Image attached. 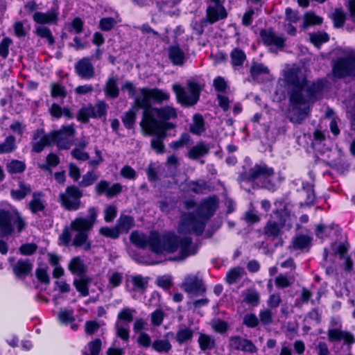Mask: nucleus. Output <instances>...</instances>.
Here are the masks:
<instances>
[{
    "label": "nucleus",
    "instance_id": "f257e3e1",
    "mask_svg": "<svg viewBox=\"0 0 355 355\" xmlns=\"http://www.w3.org/2000/svg\"><path fill=\"white\" fill-rule=\"evenodd\" d=\"M168 98V96L161 90H141V96L136 98V108H143L144 114L141 122L142 129L146 133H159L172 128V124L165 121L176 116L173 108L152 109L149 107L151 102L159 103Z\"/></svg>",
    "mask_w": 355,
    "mask_h": 355
},
{
    "label": "nucleus",
    "instance_id": "f03ea898",
    "mask_svg": "<svg viewBox=\"0 0 355 355\" xmlns=\"http://www.w3.org/2000/svg\"><path fill=\"white\" fill-rule=\"evenodd\" d=\"M151 250L156 253H173L180 250V259L189 256L191 253L189 238H180L174 232H168L159 234L156 232H151Z\"/></svg>",
    "mask_w": 355,
    "mask_h": 355
},
{
    "label": "nucleus",
    "instance_id": "7ed1b4c3",
    "mask_svg": "<svg viewBox=\"0 0 355 355\" xmlns=\"http://www.w3.org/2000/svg\"><path fill=\"white\" fill-rule=\"evenodd\" d=\"M96 214L94 209H89V217L88 218H77L71 223L70 227H66L60 236L62 243L67 245L69 243L71 234L70 230L76 232L74 236L73 245L76 247L83 246L84 250L90 249V243L87 242L88 232L92 229L96 220Z\"/></svg>",
    "mask_w": 355,
    "mask_h": 355
},
{
    "label": "nucleus",
    "instance_id": "20e7f679",
    "mask_svg": "<svg viewBox=\"0 0 355 355\" xmlns=\"http://www.w3.org/2000/svg\"><path fill=\"white\" fill-rule=\"evenodd\" d=\"M286 90H275V96L280 94L277 98L281 102L286 97ZM289 95V121L295 124H301L310 114L312 107L306 98L304 90H286Z\"/></svg>",
    "mask_w": 355,
    "mask_h": 355
},
{
    "label": "nucleus",
    "instance_id": "39448f33",
    "mask_svg": "<svg viewBox=\"0 0 355 355\" xmlns=\"http://www.w3.org/2000/svg\"><path fill=\"white\" fill-rule=\"evenodd\" d=\"M73 134L74 129L71 125L63 127L49 135H44L43 130H37L33 137V150L40 153L51 143L56 144L59 148L68 149L71 146V137Z\"/></svg>",
    "mask_w": 355,
    "mask_h": 355
},
{
    "label": "nucleus",
    "instance_id": "423d86ee",
    "mask_svg": "<svg viewBox=\"0 0 355 355\" xmlns=\"http://www.w3.org/2000/svg\"><path fill=\"white\" fill-rule=\"evenodd\" d=\"M283 78L279 79L281 87H293L294 89H311L304 76L302 71L297 66L286 69L282 73Z\"/></svg>",
    "mask_w": 355,
    "mask_h": 355
},
{
    "label": "nucleus",
    "instance_id": "0eeeda50",
    "mask_svg": "<svg viewBox=\"0 0 355 355\" xmlns=\"http://www.w3.org/2000/svg\"><path fill=\"white\" fill-rule=\"evenodd\" d=\"M188 209L196 207L195 214L188 213L182 216L180 223L178 225V232L180 234L198 233L199 227V207L193 201L186 202Z\"/></svg>",
    "mask_w": 355,
    "mask_h": 355
},
{
    "label": "nucleus",
    "instance_id": "6e6552de",
    "mask_svg": "<svg viewBox=\"0 0 355 355\" xmlns=\"http://www.w3.org/2000/svg\"><path fill=\"white\" fill-rule=\"evenodd\" d=\"M12 222L16 223L19 232L24 229L25 223L17 211H0V237L8 236L12 232Z\"/></svg>",
    "mask_w": 355,
    "mask_h": 355
},
{
    "label": "nucleus",
    "instance_id": "1a4fd4ad",
    "mask_svg": "<svg viewBox=\"0 0 355 355\" xmlns=\"http://www.w3.org/2000/svg\"><path fill=\"white\" fill-rule=\"evenodd\" d=\"M275 175V170L266 164H256L249 171H242L238 176L239 182H252L259 178L267 179Z\"/></svg>",
    "mask_w": 355,
    "mask_h": 355
},
{
    "label": "nucleus",
    "instance_id": "9d476101",
    "mask_svg": "<svg viewBox=\"0 0 355 355\" xmlns=\"http://www.w3.org/2000/svg\"><path fill=\"white\" fill-rule=\"evenodd\" d=\"M220 200L214 194L201 199V235L207 221L215 214L219 207Z\"/></svg>",
    "mask_w": 355,
    "mask_h": 355
},
{
    "label": "nucleus",
    "instance_id": "9b49d317",
    "mask_svg": "<svg viewBox=\"0 0 355 355\" xmlns=\"http://www.w3.org/2000/svg\"><path fill=\"white\" fill-rule=\"evenodd\" d=\"M82 192L76 187H68L65 193L60 195L61 204L67 210H76L80 205Z\"/></svg>",
    "mask_w": 355,
    "mask_h": 355
},
{
    "label": "nucleus",
    "instance_id": "f8f14e48",
    "mask_svg": "<svg viewBox=\"0 0 355 355\" xmlns=\"http://www.w3.org/2000/svg\"><path fill=\"white\" fill-rule=\"evenodd\" d=\"M106 114V105L103 102H99L96 105H88L83 107L78 115L77 119L83 123H87L89 117L101 118Z\"/></svg>",
    "mask_w": 355,
    "mask_h": 355
},
{
    "label": "nucleus",
    "instance_id": "ddd939ff",
    "mask_svg": "<svg viewBox=\"0 0 355 355\" xmlns=\"http://www.w3.org/2000/svg\"><path fill=\"white\" fill-rule=\"evenodd\" d=\"M333 72L336 77L355 76V58H343L338 59L334 64Z\"/></svg>",
    "mask_w": 355,
    "mask_h": 355
},
{
    "label": "nucleus",
    "instance_id": "4468645a",
    "mask_svg": "<svg viewBox=\"0 0 355 355\" xmlns=\"http://www.w3.org/2000/svg\"><path fill=\"white\" fill-rule=\"evenodd\" d=\"M250 76L257 83H266L273 79L272 75L267 66L263 63L253 62L250 68Z\"/></svg>",
    "mask_w": 355,
    "mask_h": 355
},
{
    "label": "nucleus",
    "instance_id": "2eb2a0df",
    "mask_svg": "<svg viewBox=\"0 0 355 355\" xmlns=\"http://www.w3.org/2000/svg\"><path fill=\"white\" fill-rule=\"evenodd\" d=\"M59 8L57 4H54L46 12H36L33 14V19L35 22L39 24H55L58 21Z\"/></svg>",
    "mask_w": 355,
    "mask_h": 355
},
{
    "label": "nucleus",
    "instance_id": "dca6fc26",
    "mask_svg": "<svg viewBox=\"0 0 355 355\" xmlns=\"http://www.w3.org/2000/svg\"><path fill=\"white\" fill-rule=\"evenodd\" d=\"M230 347L234 350L255 353L257 348L252 341L248 338H244L240 336H233L230 338Z\"/></svg>",
    "mask_w": 355,
    "mask_h": 355
},
{
    "label": "nucleus",
    "instance_id": "f3484780",
    "mask_svg": "<svg viewBox=\"0 0 355 355\" xmlns=\"http://www.w3.org/2000/svg\"><path fill=\"white\" fill-rule=\"evenodd\" d=\"M74 68L76 73L82 78L90 79L94 77L95 73L94 66L88 57L78 60Z\"/></svg>",
    "mask_w": 355,
    "mask_h": 355
},
{
    "label": "nucleus",
    "instance_id": "a211bd4d",
    "mask_svg": "<svg viewBox=\"0 0 355 355\" xmlns=\"http://www.w3.org/2000/svg\"><path fill=\"white\" fill-rule=\"evenodd\" d=\"M206 19L201 21L202 24H214L219 19H223L227 17V12L222 5L209 6L207 9Z\"/></svg>",
    "mask_w": 355,
    "mask_h": 355
},
{
    "label": "nucleus",
    "instance_id": "6ab92c4d",
    "mask_svg": "<svg viewBox=\"0 0 355 355\" xmlns=\"http://www.w3.org/2000/svg\"><path fill=\"white\" fill-rule=\"evenodd\" d=\"M173 44L168 49V56L173 65L182 66L186 60L184 51L180 47L178 40L173 41Z\"/></svg>",
    "mask_w": 355,
    "mask_h": 355
},
{
    "label": "nucleus",
    "instance_id": "aec40b11",
    "mask_svg": "<svg viewBox=\"0 0 355 355\" xmlns=\"http://www.w3.org/2000/svg\"><path fill=\"white\" fill-rule=\"evenodd\" d=\"M104 89H136L130 81L123 80V76L119 74H112L105 82Z\"/></svg>",
    "mask_w": 355,
    "mask_h": 355
},
{
    "label": "nucleus",
    "instance_id": "412c9836",
    "mask_svg": "<svg viewBox=\"0 0 355 355\" xmlns=\"http://www.w3.org/2000/svg\"><path fill=\"white\" fill-rule=\"evenodd\" d=\"M260 36L266 46H275L279 49L284 46L285 40L282 37L276 35L271 30H261Z\"/></svg>",
    "mask_w": 355,
    "mask_h": 355
},
{
    "label": "nucleus",
    "instance_id": "4be33fe9",
    "mask_svg": "<svg viewBox=\"0 0 355 355\" xmlns=\"http://www.w3.org/2000/svg\"><path fill=\"white\" fill-rule=\"evenodd\" d=\"M198 90H175L176 97L180 103L191 105L197 102Z\"/></svg>",
    "mask_w": 355,
    "mask_h": 355
},
{
    "label": "nucleus",
    "instance_id": "5701e85b",
    "mask_svg": "<svg viewBox=\"0 0 355 355\" xmlns=\"http://www.w3.org/2000/svg\"><path fill=\"white\" fill-rule=\"evenodd\" d=\"M284 228V227L277 224L276 222L269 220L263 227V234L267 238L282 239Z\"/></svg>",
    "mask_w": 355,
    "mask_h": 355
},
{
    "label": "nucleus",
    "instance_id": "b1692460",
    "mask_svg": "<svg viewBox=\"0 0 355 355\" xmlns=\"http://www.w3.org/2000/svg\"><path fill=\"white\" fill-rule=\"evenodd\" d=\"M291 216L290 211L286 206L283 208L275 209L270 214V220L276 222L277 224L285 227L287 220H289Z\"/></svg>",
    "mask_w": 355,
    "mask_h": 355
},
{
    "label": "nucleus",
    "instance_id": "393cba45",
    "mask_svg": "<svg viewBox=\"0 0 355 355\" xmlns=\"http://www.w3.org/2000/svg\"><path fill=\"white\" fill-rule=\"evenodd\" d=\"M211 150H214L213 153L214 155L218 157L219 159L223 157V150L218 141L214 139L208 143L201 141V157L207 155Z\"/></svg>",
    "mask_w": 355,
    "mask_h": 355
},
{
    "label": "nucleus",
    "instance_id": "a878e982",
    "mask_svg": "<svg viewBox=\"0 0 355 355\" xmlns=\"http://www.w3.org/2000/svg\"><path fill=\"white\" fill-rule=\"evenodd\" d=\"M184 290L191 295H197L199 288L200 281L197 275L189 276L182 285Z\"/></svg>",
    "mask_w": 355,
    "mask_h": 355
},
{
    "label": "nucleus",
    "instance_id": "bb28decb",
    "mask_svg": "<svg viewBox=\"0 0 355 355\" xmlns=\"http://www.w3.org/2000/svg\"><path fill=\"white\" fill-rule=\"evenodd\" d=\"M151 233L149 236H146L142 233L138 232H133L130 235L131 241L139 248H145L147 245L151 249Z\"/></svg>",
    "mask_w": 355,
    "mask_h": 355
},
{
    "label": "nucleus",
    "instance_id": "cd10ccee",
    "mask_svg": "<svg viewBox=\"0 0 355 355\" xmlns=\"http://www.w3.org/2000/svg\"><path fill=\"white\" fill-rule=\"evenodd\" d=\"M69 269L72 273L77 274L79 277L85 276L84 274L86 272V267L78 257H73L71 260Z\"/></svg>",
    "mask_w": 355,
    "mask_h": 355
},
{
    "label": "nucleus",
    "instance_id": "c85d7f7f",
    "mask_svg": "<svg viewBox=\"0 0 355 355\" xmlns=\"http://www.w3.org/2000/svg\"><path fill=\"white\" fill-rule=\"evenodd\" d=\"M231 63L234 68L243 66L245 60H246V55L245 53L238 48L232 50L230 53Z\"/></svg>",
    "mask_w": 355,
    "mask_h": 355
},
{
    "label": "nucleus",
    "instance_id": "c756f323",
    "mask_svg": "<svg viewBox=\"0 0 355 355\" xmlns=\"http://www.w3.org/2000/svg\"><path fill=\"white\" fill-rule=\"evenodd\" d=\"M311 238L305 234H300L294 238L293 246L297 250H304L311 245Z\"/></svg>",
    "mask_w": 355,
    "mask_h": 355
},
{
    "label": "nucleus",
    "instance_id": "7c9ffc66",
    "mask_svg": "<svg viewBox=\"0 0 355 355\" xmlns=\"http://www.w3.org/2000/svg\"><path fill=\"white\" fill-rule=\"evenodd\" d=\"M35 34L41 38L47 40L49 46H52L55 43L54 37L49 28L44 26H40L36 28Z\"/></svg>",
    "mask_w": 355,
    "mask_h": 355
},
{
    "label": "nucleus",
    "instance_id": "2f4dec72",
    "mask_svg": "<svg viewBox=\"0 0 355 355\" xmlns=\"http://www.w3.org/2000/svg\"><path fill=\"white\" fill-rule=\"evenodd\" d=\"M85 21L80 17H75L72 21L68 24L67 30L69 33L80 34L83 31Z\"/></svg>",
    "mask_w": 355,
    "mask_h": 355
},
{
    "label": "nucleus",
    "instance_id": "473e14b6",
    "mask_svg": "<svg viewBox=\"0 0 355 355\" xmlns=\"http://www.w3.org/2000/svg\"><path fill=\"white\" fill-rule=\"evenodd\" d=\"M242 268L234 267L228 270L225 276V281L228 284L236 283L242 277Z\"/></svg>",
    "mask_w": 355,
    "mask_h": 355
},
{
    "label": "nucleus",
    "instance_id": "72a5a7b5",
    "mask_svg": "<svg viewBox=\"0 0 355 355\" xmlns=\"http://www.w3.org/2000/svg\"><path fill=\"white\" fill-rule=\"evenodd\" d=\"M218 92L216 94V99L218 101V105L220 107L223 112H227L230 108V103L232 100H230L229 97L223 94L226 90H216Z\"/></svg>",
    "mask_w": 355,
    "mask_h": 355
},
{
    "label": "nucleus",
    "instance_id": "f704fd0d",
    "mask_svg": "<svg viewBox=\"0 0 355 355\" xmlns=\"http://www.w3.org/2000/svg\"><path fill=\"white\" fill-rule=\"evenodd\" d=\"M90 282V279L85 276L80 277L78 279L74 280V286L77 291L80 292L83 296H87L89 294L87 284Z\"/></svg>",
    "mask_w": 355,
    "mask_h": 355
},
{
    "label": "nucleus",
    "instance_id": "c9c22d12",
    "mask_svg": "<svg viewBox=\"0 0 355 355\" xmlns=\"http://www.w3.org/2000/svg\"><path fill=\"white\" fill-rule=\"evenodd\" d=\"M31 270V265L28 261H19L14 268L16 275L21 276L27 275Z\"/></svg>",
    "mask_w": 355,
    "mask_h": 355
},
{
    "label": "nucleus",
    "instance_id": "e433bc0d",
    "mask_svg": "<svg viewBox=\"0 0 355 355\" xmlns=\"http://www.w3.org/2000/svg\"><path fill=\"white\" fill-rule=\"evenodd\" d=\"M132 226V218L127 216H121L118 220L116 225L119 232H127L130 228Z\"/></svg>",
    "mask_w": 355,
    "mask_h": 355
},
{
    "label": "nucleus",
    "instance_id": "4c0bfd02",
    "mask_svg": "<svg viewBox=\"0 0 355 355\" xmlns=\"http://www.w3.org/2000/svg\"><path fill=\"white\" fill-rule=\"evenodd\" d=\"M116 24V21L113 17H103L99 21L98 28L102 31H110L114 28Z\"/></svg>",
    "mask_w": 355,
    "mask_h": 355
},
{
    "label": "nucleus",
    "instance_id": "58836bf2",
    "mask_svg": "<svg viewBox=\"0 0 355 355\" xmlns=\"http://www.w3.org/2000/svg\"><path fill=\"white\" fill-rule=\"evenodd\" d=\"M165 131L166 130H162L159 133H154L155 135H157L158 137L152 140L151 146L157 153H160L164 150V146L162 142V139L165 137ZM150 134L153 135V133Z\"/></svg>",
    "mask_w": 355,
    "mask_h": 355
},
{
    "label": "nucleus",
    "instance_id": "ea45409f",
    "mask_svg": "<svg viewBox=\"0 0 355 355\" xmlns=\"http://www.w3.org/2000/svg\"><path fill=\"white\" fill-rule=\"evenodd\" d=\"M134 285V290L143 292L148 285V279L141 276H134L132 279Z\"/></svg>",
    "mask_w": 355,
    "mask_h": 355
},
{
    "label": "nucleus",
    "instance_id": "a19ab883",
    "mask_svg": "<svg viewBox=\"0 0 355 355\" xmlns=\"http://www.w3.org/2000/svg\"><path fill=\"white\" fill-rule=\"evenodd\" d=\"M216 347L214 339L205 334L201 333V351L213 349Z\"/></svg>",
    "mask_w": 355,
    "mask_h": 355
},
{
    "label": "nucleus",
    "instance_id": "79ce46f5",
    "mask_svg": "<svg viewBox=\"0 0 355 355\" xmlns=\"http://www.w3.org/2000/svg\"><path fill=\"white\" fill-rule=\"evenodd\" d=\"M322 23V19L313 12H307L304 17V26L319 25Z\"/></svg>",
    "mask_w": 355,
    "mask_h": 355
},
{
    "label": "nucleus",
    "instance_id": "37998d69",
    "mask_svg": "<svg viewBox=\"0 0 355 355\" xmlns=\"http://www.w3.org/2000/svg\"><path fill=\"white\" fill-rule=\"evenodd\" d=\"M329 37L326 33H317L310 35L311 42L316 46H319L321 44L327 42Z\"/></svg>",
    "mask_w": 355,
    "mask_h": 355
},
{
    "label": "nucleus",
    "instance_id": "c03bdc74",
    "mask_svg": "<svg viewBox=\"0 0 355 355\" xmlns=\"http://www.w3.org/2000/svg\"><path fill=\"white\" fill-rule=\"evenodd\" d=\"M7 169L10 173H21L25 169V164L22 162L12 160L7 164Z\"/></svg>",
    "mask_w": 355,
    "mask_h": 355
},
{
    "label": "nucleus",
    "instance_id": "a18cd8bd",
    "mask_svg": "<svg viewBox=\"0 0 355 355\" xmlns=\"http://www.w3.org/2000/svg\"><path fill=\"white\" fill-rule=\"evenodd\" d=\"M244 302L250 306H257L260 302V295L255 291L250 292L245 295Z\"/></svg>",
    "mask_w": 355,
    "mask_h": 355
},
{
    "label": "nucleus",
    "instance_id": "49530a36",
    "mask_svg": "<svg viewBox=\"0 0 355 355\" xmlns=\"http://www.w3.org/2000/svg\"><path fill=\"white\" fill-rule=\"evenodd\" d=\"M39 194L33 193V200L29 203V207L33 213H36L44 209V206L39 198Z\"/></svg>",
    "mask_w": 355,
    "mask_h": 355
},
{
    "label": "nucleus",
    "instance_id": "de8ad7c7",
    "mask_svg": "<svg viewBox=\"0 0 355 355\" xmlns=\"http://www.w3.org/2000/svg\"><path fill=\"white\" fill-rule=\"evenodd\" d=\"M12 43L10 37H4L0 42V56L6 59L9 54V46Z\"/></svg>",
    "mask_w": 355,
    "mask_h": 355
},
{
    "label": "nucleus",
    "instance_id": "09e8293b",
    "mask_svg": "<svg viewBox=\"0 0 355 355\" xmlns=\"http://www.w3.org/2000/svg\"><path fill=\"white\" fill-rule=\"evenodd\" d=\"M31 193V188L24 184L20 183L19 189L17 191H12V196L16 199L20 200L24 198L26 195Z\"/></svg>",
    "mask_w": 355,
    "mask_h": 355
},
{
    "label": "nucleus",
    "instance_id": "8fccbe9b",
    "mask_svg": "<svg viewBox=\"0 0 355 355\" xmlns=\"http://www.w3.org/2000/svg\"><path fill=\"white\" fill-rule=\"evenodd\" d=\"M15 138L13 136H9L3 144H0V153H10L15 148Z\"/></svg>",
    "mask_w": 355,
    "mask_h": 355
},
{
    "label": "nucleus",
    "instance_id": "3c124183",
    "mask_svg": "<svg viewBox=\"0 0 355 355\" xmlns=\"http://www.w3.org/2000/svg\"><path fill=\"white\" fill-rule=\"evenodd\" d=\"M243 324L249 328H254L259 324V320L255 314L247 313L244 315Z\"/></svg>",
    "mask_w": 355,
    "mask_h": 355
},
{
    "label": "nucleus",
    "instance_id": "603ef678",
    "mask_svg": "<svg viewBox=\"0 0 355 355\" xmlns=\"http://www.w3.org/2000/svg\"><path fill=\"white\" fill-rule=\"evenodd\" d=\"M328 340L331 343L340 341L343 338V331L338 329H330L327 332Z\"/></svg>",
    "mask_w": 355,
    "mask_h": 355
},
{
    "label": "nucleus",
    "instance_id": "864d4df0",
    "mask_svg": "<svg viewBox=\"0 0 355 355\" xmlns=\"http://www.w3.org/2000/svg\"><path fill=\"white\" fill-rule=\"evenodd\" d=\"M334 26L341 28L343 26L345 21V15L340 10H336L333 17Z\"/></svg>",
    "mask_w": 355,
    "mask_h": 355
},
{
    "label": "nucleus",
    "instance_id": "5fc2aeb1",
    "mask_svg": "<svg viewBox=\"0 0 355 355\" xmlns=\"http://www.w3.org/2000/svg\"><path fill=\"white\" fill-rule=\"evenodd\" d=\"M153 347L157 352H168L171 349V345L167 340H157L153 344Z\"/></svg>",
    "mask_w": 355,
    "mask_h": 355
},
{
    "label": "nucleus",
    "instance_id": "6e6d98bb",
    "mask_svg": "<svg viewBox=\"0 0 355 355\" xmlns=\"http://www.w3.org/2000/svg\"><path fill=\"white\" fill-rule=\"evenodd\" d=\"M220 227V224L212 223L207 230L205 227L203 234L201 235V239L211 238Z\"/></svg>",
    "mask_w": 355,
    "mask_h": 355
},
{
    "label": "nucleus",
    "instance_id": "4d7b16f0",
    "mask_svg": "<svg viewBox=\"0 0 355 355\" xmlns=\"http://www.w3.org/2000/svg\"><path fill=\"white\" fill-rule=\"evenodd\" d=\"M282 302V299L279 293L271 294L267 301L268 306L271 309L278 307Z\"/></svg>",
    "mask_w": 355,
    "mask_h": 355
},
{
    "label": "nucleus",
    "instance_id": "13d9d810",
    "mask_svg": "<svg viewBox=\"0 0 355 355\" xmlns=\"http://www.w3.org/2000/svg\"><path fill=\"white\" fill-rule=\"evenodd\" d=\"M101 341L97 338L89 343V349L90 354H85V355H98L101 350Z\"/></svg>",
    "mask_w": 355,
    "mask_h": 355
},
{
    "label": "nucleus",
    "instance_id": "bf43d9fd",
    "mask_svg": "<svg viewBox=\"0 0 355 355\" xmlns=\"http://www.w3.org/2000/svg\"><path fill=\"white\" fill-rule=\"evenodd\" d=\"M334 228V224H331L329 225H324V224H318L317 226H316V228H315V235L318 238H322L323 237V236H327V229H330V230H333Z\"/></svg>",
    "mask_w": 355,
    "mask_h": 355
},
{
    "label": "nucleus",
    "instance_id": "052dcab7",
    "mask_svg": "<svg viewBox=\"0 0 355 355\" xmlns=\"http://www.w3.org/2000/svg\"><path fill=\"white\" fill-rule=\"evenodd\" d=\"M98 177L92 172H89L85 175L83 176V180L80 182V186L82 187H88L92 184L96 180Z\"/></svg>",
    "mask_w": 355,
    "mask_h": 355
},
{
    "label": "nucleus",
    "instance_id": "680f3d73",
    "mask_svg": "<svg viewBox=\"0 0 355 355\" xmlns=\"http://www.w3.org/2000/svg\"><path fill=\"white\" fill-rule=\"evenodd\" d=\"M261 322L264 324H269L272 322V312L270 309L262 310L259 312Z\"/></svg>",
    "mask_w": 355,
    "mask_h": 355
},
{
    "label": "nucleus",
    "instance_id": "e2e57ef3",
    "mask_svg": "<svg viewBox=\"0 0 355 355\" xmlns=\"http://www.w3.org/2000/svg\"><path fill=\"white\" fill-rule=\"evenodd\" d=\"M135 121V112L133 110L128 112L123 119V122L128 128H130Z\"/></svg>",
    "mask_w": 355,
    "mask_h": 355
},
{
    "label": "nucleus",
    "instance_id": "0e129e2a",
    "mask_svg": "<svg viewBox=\"0 0 355 355\" xmlns=\"http://www.w3.org/2000/svg\"><path fill=\"white\" fill-rule=\"evenodd\" d=\"M116 334L124 340H127L129 338V332L128 329L125 328L119 322L116 323Z\"/></svg>",
    "mask_w": 355,
    "mask_h": 355
},
{
    "label": "nucleus",
    "instance_id": "69168bd1",
    "mask_svg": "<svg viewBox=\"0 0 355 355\" xmlns=\"http://www.w3.org/2000/svg\"><path fill=\"white\" fill-rule=\"evenodd\" d=\"M275 285L278 288H288L291 285V282L288 279V278L282 275L277 276L275 278Z\"/></svg>",
    "mask_w": 355,
    "mask_h": 355
},
{
    "label": "nucleus",
    "instance_id": "338daca9",
    "mask_svg": "<svg viewBox=\"0 0 355 355\" xmlns=\"http://www.w3.org/2000/svg\"><path fill=\"white\" fill-rule=\"evenodd\" d=\"M15 34L17 37H23L26 35V31L24 27V24L21 21H17L14 26Z\"/></svg>",
    "mask_w": 355,
    "mask_h": 355
},
{
    "label": "nucleus",
    "instance_id": "774afa93",
    "mask_svg": "<svg viewBox=\"0 0 355 355\" xmlns=\"http://www.w3.org/2000/svg\"><path fill=\"white\" fill-rule=\"evenodd\" d=\"M192 336V332L187 329L180 330L177 335V340L179 343H183L190 339Z\"/></svg>",
    "mask_w": 355,
    "mask_h": 355
}]
</instances>
